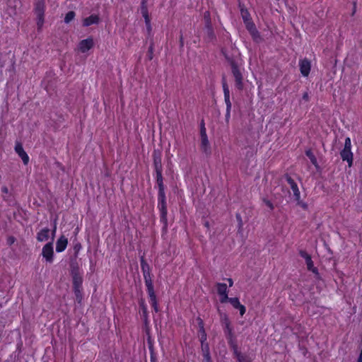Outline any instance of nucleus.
<instances>
[{
	"label": "nucleus",
	"instance_id": "obj_21",
	"mask_svg": "<svg viewBox=\"0 0 362 362\" xmlns=\"http://www.w3.org/2000/svg\"><path fill=\"white\" fill-rule=\"evenodd\" d=\"M18 156L22 159L25 165H27L28 163L29 156L25 151L23 152H21V153L18 154Z\"/></svg>",
	"mask_w": 362,
	"mask_h": 362
},
{
	"label": "nucleus",
	"instance_id": "obj_27",
	"mask_svg": "<svg viewBox=\"0 0 362 362\" xmlns=\"http://www.w3.org/2000/svg\"><path fill=\"white\" fill-rule=\"evenodd\" d=\"M225 102H226V109H228V110H231V107H232V104H231L230 100V97L229 98H225Z\"/></svg>",
	"mask_w": 362,
	"mask_h": 362
},
{
	"label": "nucleus",
	"instance_id": "obj_16",
	"mask_svg": "<svg viewBox=\"0 0 362 362\" xmlns=\"http://www.w3.org/2000/svg\"><path fill=\"white\" fill-rule=\"evenodd\" d=\"M245 24L247 29L250 31V33L252 34V35L254 37H256L257 36V31L255 28L254 23L251 21H249L245 23Z\"/></svg>",
	"mask_w": 362,
	"mask_h": 362
},
{
	"label": "nucleus",
	"instance_id": "obj_10",
	"mask_svg": "<svg viewBox=\"0 0 362 362\" xmlns=\"http://www.w3.org/2000/svg\"><path fill=\"white\" fill-rule=\"evenodd\" d=\"M141 13L144 18L146 29L148 32L150 33L151 31V19L148 16L147 8L144 5V1L142 2V5L141 7Z\"/></svg>",
	"mask_w": 362,
	"mask_h": 362
},
{
	"label": "nucleus",
	"instance_id": "obj_8",
	"mask_svg": "<svg viewBox=\"0 0 362 362\" xmlns=\"http://www.w3.org/2000/svg\"><path fill=\"white\" fill-rule=\"evenodd\" d=\"M227 302H229L234 308L238 309L241 316L245 313L246 308L240 303L238 298H228Z\"/></svg>",
	"mask_w": 362,
	"mask_h": 362
},
{
	"label": "nucleus",
	"instance_id": "obj_11",
	"mask_svg": "<svg viewBox=\"0 0 362 362\" xmlns=\"http://www.w3.org/2000/svg\"><path fill=\"white\" fill-rule=\"evenodd\" d=\"M68 245V239L64 235H61L56 243V251L62 252L64 251Z\"/></svg>",
	"mask_w": 362,
	"mask_h": 362
},
{
	"label": "nucleus",
	"instance_id": "obj_14",
	"mask_svg": "<svg viewBox=\"0 0 362 362\" xmlns=\"http://www.w3.org/2000/svg\"><path fill=\"white\" fill-rule=\"evenodd\" d=\"M288 181H289L293 196L295 197L296 199L298 202H299L300 197V191L298 189L297 185L291 180H288Z\"/></svg>",
	"mask_w": 362,
	"mask_h": 362
},
{
	"label": "nucleus",
	"instance_id": "obj_20",
	"mask_svg": "<svg viewBox=\"0 0 362 362\" xmlns=\"http://www.w3.org/2000/svg\"><path fill=\"white\" fill-rule=\"evenodd\" d=\"M75 17V13L74 11L68 12L64 18V22L66 23H70Z\"/></svg>",
	"mask_w": 362,
	"mask_h": 362
},
{
	"label": "nucleus",
	"instance_id": "obj_26",
	"mask_svg": "<svg viewBox=\"0 0 362 362\" xmlns=\"http://www.w3.org/2000/svg\"><path fill=\"white\" fill-rule=\"evenodd\" d=\"M224 324L226 325V329L228 330V332L229 333L231 332V328H230V322H229V320L228 319L227 317H225V319H224Z\"/></svg>",
	"mask_w": 362,
	"mask_h": 362
},
{
	"label": "nucleus",
	"instance_id": "obj_39",
	"mask_svg": "<svg viewBox=\"0 0 362 362\" xmlns=\"http://www.w3.org/2000/svg\"><path fill=\"white\" fill-rule=\"evenodd\" d=\"M146 311V308L144 306V312Z\"/></svg>",
	"mask_w": 362,
	"mask_h": 362
},
{
	"label": "nucleus",
	"instance_id": "obj_2",
	"mask_svg": "<svg viewBox=\"0 0 362 362\" xmlns=\"http://www.w3.org/2000/svg\"><path fill=\"white\" fill-rule=\"evenodd\" d=\"M45 3V0H37L35 6V13L39 28L42 27L44 23Z\"/></svg>",
	"mask_w": 362,
	"mask_h": 362
},
{
	"label": "nucleus",
	"instance_id": "obj_6",
	"mask_svg": "<svg viewBox=\"0 0 362 362\" xmlns=\"http://www.w3.org/2000/svg\"><path fill=\"white\" fill-rule=\"evenodd\" d=\"M299 67L301 74L303 76H308L310 74L311 69L310 62L307 59H303L299 61Z\"/></svg>",
	"mask_w": 362,
	"mask_h": 362
},
{
	"label": "nucleus",
	"instance_id": "obj_7",
	"mask_svg": "<svg viewBox=\"0 0 362 362\" xmlns=\"http://www.w3.org/2000/svg\"><path fill=\"white\" fill-rule=\"evenodd\" d=\"M217 292L220 296V301L222 303L227 302L228 292H227V286L226 284H217Z\"/></svg>",
	"mask_w": 362,
	"mask_h": 362
},
{
	"label": "nucleus",
	"instance_id": "obj_1",
	"mask_svg": "<svg viewBox=\"0 0 362 362\" xmlns=\"http://www.w3.org/2000/svg\"><path fill=\"white\" fill-rule=\"evenodd\" d=\"M341 158L344 161L348 163L349 167L353 164V153L351 152V141L349 137L346 138L344 147L340 153Z\"/></svg>",
	"mask_w": 362,
	"mask_h": 362
},
{
	"label": "nucleus",
	"instance_id": "obj_36",
	"mask_svg": "<svg viewBox=\"0 0 362 362\" xmlns=\"http://www.w3.org/2000/svg\"><path fill=\"white\" fill-rule=\"evenodd\" d=\"M228 284H229V286H232L233 284V281L231 279H228Z\"/></svg>",
	"mask_w": 362,
	"mask_h": 362
},
{
	"label": "nucleus",
	"instance_id": "obj_32",
	"mask_svg": "<svg viewBox=\"0 0 362 362\" xmlns=\"http://www.w3.org/2000/svg\"><path fill=\"white\" fill-rule=\"evenodd\" d=\"M56 230H57V226H56V224H54V228L52 230V233H51L52 234V240H53L54 238Z\"/></svg>",
	"mask_w": 362,
	"mask_h": 362
},
{
	"label": "nucleus",
	"instance_id": "obj_9",
	"mask_svg": "<svg viewBox=\"0 0 362 362\" xmlns=\"http://www.w3.org/2000/svg\"><path fill=\"white\" fill-rule=\"evenodd\" d=\"M232 71H233V76L235 78L236 87L238 89H242L243 88V76H242L240 70L238 67L233 66Z\"/></svg>",
	"mask_w": 362,
	"mask_h": 362
},
{
	"label": "nucleus",
	"instance_id": "obj_29",
	"mask_svg": "<svg viewBox=\"0 0 362 362\" xmlns=\"http://www.w3.org/2000/svg\"><path fill=\"white\" fill-rule=\"evenodd\" d=\"M264 202L269 209L272 210L274 209L273 204L270 201L264 200Z\"/></svg>",
	"mask_w": 362,
	"mask_h": 362
},
{
	"label": "nucleus",
	"instance_id": "obj_25",
	"mask_svg": "<svg viewBox=\"0 0 362 362\" xmlns=\"http://www.w3.org/2000/svg\"><path fill=\"white\" fill-rule=\"evenodd\" d=\"M223 92H224V98H229L230 97L229 89L225 83H223Z\"/></svg>",
	"mask_w": 362,
	"mask_h": 362
},
{
	"label": "nucleus",
	"instance_id": "obj_28",
	"mask_svg": "<svg viewBox=\"0 0 362 362\" xmlns=\"http://www.w3.org/2000/svg\"><path fill=\"white\" fill-rule=\"evenodd\" d=\"M300 256L305 259V260H307L308 259H309L310 257V255H308L306 252H304V251H302L300 252Z\"/></svg>",
	"mask_w": 362,
	"mask_h": 362
},
{
	"label": "nucleus",
	"instance_id": "obj_31",
	"mask_svg": "<svg viewBox=\"0 0 362 362\" xmlns=\"http://www.w3.org/2000/svg\"><path fill=\"white\" fill-rule=\"evenodd\" d=\"M204 136H207L206 133V129L203 127L201 129V138H204Z\"/></svg>",
	"mask_w": 362,
	"mask_h": 362
},
{
	"label": "nucleus",
	"instance_id": "obj_17",
	"mask_svg": "<svg viewBox=\"0 0 362 362\" xmlns=\"http://www.w3.org/2000/svg\"><path fill=\"white\" fill-rule=\"evenodd\" d=\"M155 167L158 176L161 179V158L160 157L155 158L154 159Z\"/></svg>",
	"mask_w": 362,
	"mask_h": 362
},
{
	"label": "nucleus",
	"instance_id": "obj_13",
	"mask_svg": "<svg viewBox=\"0 0 362 362\" xmlns=\"http://www.w3.org/2000/svg\"><path fill=\"white\" fill-rule=\"evenodd\" d=\"M99 21V18L97 15H91L83 19V25L84 26H89L93 24H96Z\"/></svg>",
	"mask_w": 362,
	"mask_h": 362
},
{
	"label": "nucleus",
	"instance_id": "obj_34",
	"mask_svg": "<svg viewBox=\"0 0 362 362\" xmlns=\"http://www.w3.org/2000/svg\"><path fill=\"white\" fill-rule=\"evenodd\" d=\"M161 209H162L163 214V215H165V214H166V210H165V206H164V204H163V202L162 203Z\"/></svg>",
	"mask_w": 362,
	"mask_h": 362
},
{
	"label": "nucleus",
	"instance_id": "obj_24",
	"mask_svg": "<svg viewBox=\"0 0 362 362\" xmlns=\"http://www.w3.org/2000/svg\"><path fill=\"white\" fill-rule=\"evenodd\" d=\"M241 13H242V16H243V18L245 23L250 21V15L247 11L242 10Z\"/></svg>",
	"mask_w": 362,
	"mask_h": 362
},
{
	"label": "nucleus",
	"instance_id": "obj_18",
	"mask_svg": "<svg viewBox=\"0 0 362 362\" xmlns=\"http://www.w3.org/2000/svg\"><path fill=\"white\" fill-rule=\"evenodd\" d=\"M305 263L307 265V268L309 271H311L314 274H317V269L314 267L313 262L312 261L311 257L305 260Z\"/></svg>",
	"mask_w": 362,
	"mask_h": 362
},
{
	"label": "nucleus",
	"instance_id": "obj_12",
	"mask_svg": "<svg viewBox=\"0 0 362 362\" xmlns=\"http://www.w3.org/2000/svg\"><path fill=\"white\" fill-rule=\"evenodd\" d=\"M49 230L48 228H42L37 233V240L40 242H45L49 239Z\"/></svg>",
	"mask_w": 362,
	"mask_h": 362
},
{
	"label": "nucleus",
	"instance_id": "obj_15",
	"mask_svg": "<svg viewBox=\"0 0 362 362\" xmlns=\"http://www.w3.org/2000/svg\"><path fill=\"white\" fill-rule=\"evenodd\" d=\"M201 148L202 150L206 153H209L210 152V145L207 136L201 138Z\"/></svg>",
	"mask_w": 362,
	"mask_h": 362
},
{
	"label": "nucleus",
	"instance_id": "obj_3",
	"mask_svg": "<svg viewBox=\"0 0 362 362\" xmlns=\"http://www.w3.org/2000/svg\"><path fill=\"white\" fill-rule=\"evenodd\" d=\"M146 285L147 287V291L149 296V301L151 304L152 307L153 308V310L156 312L158 311V306L156 299V296L154 292L153 286L152 284V282L151 280H146Z\"/></svg>",
	"mask_w": 362,
	"mask_h": 362
},
{
	"label": "nucleus",
	"instance_id": "obj_5",
	"mask_svg": "<svg viewBox=\"0 0 362 362\" xmlns=\"http://www.w3.org/2000/svg\"><path fill=\"white\" fill-rule=\"evenodd\" d=\"M42 255L47 262L52 263L53 262L54 250L52 243H48L42 247Z\"/></svg>",
	"mask_w": 362,
	"mask_h": 362
},
{
	"label": "nucleus",
	"instance_id": "obj_35",
	"mask_svg": "<svg viewBox=\"0 0 362 362\" xmlns=\"http://www.w3.org/2000/svg\"><path fill=\"white\" fill-rule=\"evenodd\" d=\"M74 284L78 286V285H79V284H81V279H79V280L78 281V279H75V280H74Z\"/></svg>",
	"mask_w": 362,
	"mask_h": 362
},
{
	"label": "nucleus",
	"instance_id": "obj_37",
	"mask_svg": "<svg viewBox=\"0 0 362 362\" xmlns=\"http://www.w3.org/2000/svg\"><path fill=\"white\" fill-rule=\"evenodd\" d=\"M9 14L11 16L13 15V14H16V10L15 9H12L11 11H9Z\"/></svg>",
	"mask_w": 362,
	"mask_h": 362
},
{
	"label": "nucleus",
	"instance_id": "obj_23",
	"mask_svg": "<svg viewBox=\"0 0 362 362\" xmlns=\"http://www.w3.org/2000/svg\"><path fill=\"white\" fill-rule=\"evenodd\" d=\"M15 151L16 152V153L18 155L20 153H21V152H23L24 151V149L23 148V146L21 145V144L20 143H17L16 144V146H15Z\"/></svg>",
	"mask_w": 362,
	"mask_h": 362
},
{
	"label": "nucleus",
	"instance_id": "obj_30",
	"mask_svg": "<svg viewBox=\"0 0 362 362\" xmlns=\"http://www.w3.org/2000/svg\"><path fill=\"white\" fill-rule=\"evenodd\" d=\"M204 362H211L210 360V356H209V354L208 351L204 354Z\"/></svg>",
	"mask_w": 362,
	"mask_h": 362
},
{
	"label": "nucleus",
	"instance_id": "obj_4",
	"mask_svg": "<svg viewBox=\"0 0 362 362\" xmlns=\"http://www.w3.org/2000/svg\"><path fill=\"white\" fill-rule=\"evenodd\" d=\"M94 45V41L92 37H88L86 39L81 40L77 46V49L81 53H86Z\"/></svg>",
	"mask_w": 362,
	"mask_h": 362
},
{
	"label": "nucleus",
	"instance_id": "obj_33",
	"mask_svg": "<svg viewBox=\"0 0 362 362\" xmlns=\"http://www.w3.org/2000/svg\"><path fill=\"white\" fill-rule=\"evenodd\" d=\"M230 117V110H228V109H226V120H228Z\"/></svg>",
	"mask_w": 362,
	"mask_h": 362
},
{
	"label": "nucleus",
	"instance_id": "obj_22",
	"mask_svg": "<svg viewBox=\"0 0 362 362\" xmlns=\"http://www.w3.org/2000/svg\"><path fill=\"white\" fill-rule=\"evenodd\" d=\"M235 353L236 355V358L239 362H247L245 359V357L243 354H241L240 352H238V351H235Z\"/></svg>",
	"mask_w": 362,
	"mask_h": 362
},
{
	"label": "nucleus",
	"instance_id": "obj_19",
	"mask_svg": "<svg viewBox=\"0 0 362 362\" xmlns=\"http://www.w3.org/2000/svg\"><path fill=\"white\" fill-rule=\"evenodd\" d=\"M306 155L310 158L311 163L314 165L317 166V159H316L315 156H314V154L313 153V152L311 151H310V150L307 151H306Z\"/></svg>",
	"mask_w": 362,
	"mask_h": 362
},
{
	"label": "nucleus",
	"instance_id": "obj_38",
	"mask_svg": "<svg viewBox=\"0 0 362 362\" xmlns=\"http://www.w3.org/2000/svg\"><path fill=\"white\" fill-rule=\"evenodd\" d=\"M358 362H362V350H361V354H360V356L358 358Z\"/></svg>",
	"mask_w": 362,
	"mask_h": 362
}]
</instances>
